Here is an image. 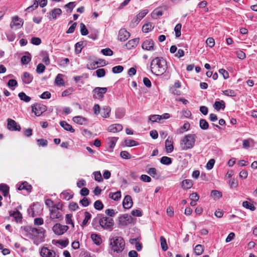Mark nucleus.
I'll return each mask as SVG.
<instances>
[{
    "label": "nucleus",
    "mask_w": 257,
    "mask_h": 257,
    "mask_svg": "<svg viewBox=\"0 0 257 257\" xmlns=\"http://www.w3.org/2000/svg\"><path fill=\"white\" fill-rule=\"evenodd\" d=\"M150 67L152 73L157 76L162 75L167 69V61L163 57H157L151 61Z\"/></svg>",
    "instance_id": "obj_1"
},
{
    "label": "nucleus",
    "mask_w": 257,
    "mask_h": 257,
    "mask_svg": "<svg viewBox=\"0 0 257 257\" xmlns=\"http://www.w3.org/2000/svg\"><path fill=\"white\" fill-rule=\"evenodd\" d=\"M22 228L25 232L35 237L38 238L41 240H43L44 238V234L46 231L42 227L37 228L27 225L24 226Z\"/></svg>",
    "instance_id": "obj_2"
},
{
    "label": "nucleus",
    "mask_w": 257,
    "mask_h": 257,
    "mask_svg": "<svg viewBox=\"0 0 257 257\" xmlns=\"http://www.w3.org/2000/svg\"><path fill=\"white\" fill-rule=\"evenodd\" d=\"M110 242L111 249L114 252L119 253L122 252L124 248L125 242L121 236L112 237L110 239Z\"/></svg>",
    "instance_id": "obj_3"
},
{
    "label": "nucleus",
    "mask_w": 257,
    "mask_h": 257,
    "mask_svg": "<svg viewBox=\"0 0 257 257\" xmlns=\"http://www.w3.org/2000/svg\"><path fill=\"white\" fill-rule=\"evenodd\" d=\"M196 136L195 134H189L186 135L181 141V145L183 150H187L192 148L196 141Z\"/></svg>",
    "instance_id": "obj_4"
},
{
    "label": "nucleus",
    "mask_w": 257,
    "mask_h": 257,
    "mask_svg": "<svg viewBox=\"0 0 257 257\" xmlns=\"http://www.w3.org/2000/svg\"><path fill=\"white\" fill-rule=\"evenodd\" d=\"M114 222L113 219L109 217L103 216L102 214L100 226L104 229H106L109 231H112L113 229Z\"/></svg>",
    "instance_id": "obj_5"
},
{
    "label": "nucleus",
    "mask_w": 257,
    "mask_h": 257,
    "mask_svg": "<svg viewBox=\"0 0 257 257\" xmlns=\"http://www.w3.org/2000/svg\"><path fill=\"white\" fill-rule=\"evenodd\" d=\"M50 218L46 220V224H49L51 221L55 222L61 221L63 219L62 213L57 209H50Z\"/></svg>",
    "instance_id": "obj_6"
},
{
    "label": "nucleus",
    "mask_w": 257,
    "mask_h": 257,
    "mask_svg": "<svg viewBox=\"0 0 257 257\" xmlns=\"http://www.w3.org/2000/svg\"><path fill=\"white\" fill-rule=\"evenodd\" d=\"M107 91V87H96L92 90L93 98L95 99L102 100L104 94L106 93Z\"/></svg>",
    "instance_id": "obj_7"
},
{
    "label": "nucleus",
    "mask_w": 257,
    "mask_h": 257,
    "mask_svg": "<svg viewBox=\"0 0 257 257\" xmlns=\"http://www.w3.org/2000/svg\"><path fill=\"white\" fill-rule=\"evenodd\" d=\"M47 109V107L46 105L40 103H35L32 105V111L37 116L42 115Z\"/></svg>",
    "instance_id": "obj_8"
},
{
    "label": "nucleus",
    "mask_w": 257,
    "mask_h": 257,
    "mask_svg": "<svg viewBox=\"0 0 257 257\" xmlns=\"http://www.w3.org/2000/svg\"><path fill=\"white\" fill-rule=\"evenodd\" d=\"M69 229L67 225H61L60 223L55 224L52 227V230L55 234L60 235L64 234Z\"/></svg>",
    "instance_id": "obj_9"
},
{
    "label": "nucleus",
    "mask_w": 257,
    "mask_h": 257,
    "mask_svg": "<svg viewBox=\"0 0 257 257\" xmlns=\"http://www.w3.org/2000/svg\"><path fill=\"white\" fill-rule=\"evenodd\" d=\"M148 13V10L147 9L141 11L135 17L133 18L131 23V26L133 27L135 26V24H138L140 21L144 18Z\"/></svg>",
    "instance_id": "obj_10"
},
{
    "label": "nucleus",
    "mask_w": 257,
    "mask_h": 257,
    "mask_svg": "<svg viewBox=\"0 0 257 257\" xmlns=\"http://www.w3.org/2000/svg\"><path fill=\"white\" fill-rule=\"evenodd\" d=\"M143 49L147 51H154L155 50V43L152 39L145 40L142 45Z\"/></svg>",
    "instance_id": "obj_11"
},
{
    "label": "nucleus",
    "mask_w": 257,
    "mask_h": 257,
    "mask_svg": "<svg viewBox=\"0 0 257 257\" xmlns=\"http://www.w3.org/2000/svg\"><path fill=\"white\" fill-rule=\"evenodd\" d=\"M8 128L11 131H20L21 128L19 124L16 121L11 118H8Z\"/></svg>",
    "instance_id": "obj_12"
},
{
    "label": "nucleus",
    "mask_w": 257,
    "mask_h": 257,
    "mask_svg": "<svg viewBox=\"0 0 257 257\" xmlns=\"http://www.w3.org/2000/svg\"><path fill=\"white\" fill-rule=\"evenodd\" d=\"M62 13V10L60 8H55L47 13V17L49 19L56 20L57 16H60Z\"/></svg>",
    "instance_id": "obj_13"
},
{
    "label": "nucleus",
    "mask_w": 257,
    "mask_h": 257,
    "mask_svg": "<svg viewBox=\"0 0 257 257\" xmlns=\"http://www.w3.org/2000/svg\"><path fill=\"white\" fill-rule=\"evenodd\" d=\"M40 254L42 257H55L56 253L53 250L43 247L41 248Z\"/></svg>",
    "instance_id": "obj_14"
},
{
    "label": "nucleus",
    "mask_w": 257,
    "mask_h": 257,
    "mask_svg": "<svg viewBox=\"0 0 257 257\" xmlns=\"http://www.w3.org/2000/svg\"><path fill=\"white\" fill-rule=\"evenodd\" d=\"M130 34L125 29H121L118 32V40L121 42L125 41L130 37Z\"/></svg>",
    "instance_id": "obj_15"
},
{
    "label": "nucleus",
    "mask_w": 257,
    "mask_h": 257,
    "mask_svg": "<svg viewBox=\"0 0 257 257\" xmlns=\"http://www.w3.org/2000/svg\"><path fill=\"white\" fill-rule=\"evenodd\" d=\"M24 24L23 20L19 18L18 16H15L13 18L12 21L10 24V27L13 28L14 26L17 27L18 28H20L22 27Z\"/></svg>",
    "instance_id": "obj_16"
},
{
    "label": "nucleus",
    "mask_w": 257,
    "mask_h": 257,
    "mask_svg": "<svg viewBox=\"0 0 257 257\" xmlns=\"http://www.w3.org/2000/svg\"><path fill=\"white\" fill-rule=\"evenodd\" d=\"M133 204V200L131 196L126 195L123 200L122 205L125 209L131 208Z\"/></svg>",
    "instance_id": "obj_17"
},
{
    "label": "nucleus",
    "mask_w": 257,
    "mask_h": 257,
    "mask_svg": "<svg viewBox=\"0 0 257 257\" xmlns=\"http://www.w3.org/2000/svg\"><path fill=\"white\" fill-rule=\"evenodd\" d=\"M9 214L10 216L13 217L15 218L16 222H22V214L18 210H16V211H10L9 212Z\"/></svg>",
    "instance_id": "obj_18"
},
{
    "label": "nucleus",
    "mask_w": 257,
    "mask_h": 257,
    "mask_svg": "<svg viewBox=\"0 0 257 257\" xmlns=\"http://www.w3.org/2000/svg\"><path fill=\"white\" fill-rule=\"evenodd\" d=\"M122 128V125L120 124H113L108 126L107 130L109 132L114 133L121 131Z\"/></svg>",
    "instance_id": "obj_19"
},
{
    "label": "nucleus",
    "mask_w": 257,
    "mask_h": 257,
    "mask_svg": "<svg viewBox=\"0 0 257 257\" xmlns=\"http://www.w3.org/2000/svg\"><path fill=\"white\" fill-rule=\"evenodd\" d=\"M140 41L139 38H136L130 40L125 44V46L127 49H131L132 48L136 47L139 44Z\"/></svg>",
    "instance_id": "obj_20"
},
{
    "label": "nucleus",
    "mask_w": 257,
    "mask_h": 257,
    "mask_svg": "<svg viewBox=\"0 0 257 257\" xmlns=\"http://www.w3.org/2000/svg\"><path fill=\"white\" fill-rule=\"evenodd\" d=\"M102 216V214H98L97 216L93 219L92 221V225L93 227L97 230L98 227L100 226V222L101 221V217Z\"/></svg>",
    "instance_id": "obj_21"
},
{
    "label": "nucleus",
    "mask_w": 257,
    "mask_h": 257,
    "mask_svg": "<svg viewBox=\"0 0 257 257\" xmlns=\"http://www.w3.org/2000/svg\"><path fill=\"white\" fill-rule=\"evenodd\" d=\"M193 185V184L192 180L190 179L184 180L181 183V187L184 190L190 189L192 187Z\"/></svg>",
    "instance_id": "obj_22"
},
{
    "label": "nucleus",
    "mask_w": 257,
    "mask_h": 257,
    "mask_svg": "<svg viewBox=\"0 0 257 257\" xmlns=\"http://www.w3.org/2000/svg\"><path fill=\"white\" fill-rule=\"evenodd\" d=\"M22 79L24 83L29 84L32 81L33 77L29 73L25 72L24 73Z\"/></svg>",
    "instance_id": "obj_23"
},
{
    "label": "nucleus",
    "mask_w": 257,
    "mask_h": 257,
    "mask_svg": "<svg viewBox=\"0 0 257 257\" xmlns=\"http://www.w3.org/2000/svg\"><path fill=\"white\" fill-rule=\"evenodd\" d=\"M60 125L61 127H62L65 130L67 131H69L71 133H74L75 130L72 127V126L68 124L66 121L63 120L60 122Z\"/></svg>",
    "instance_id": "obj_24"
},
{
    "label": "nucleus",
    "mask_w": 257,
    "mask_h": 257,
    "mask_svg": "<svg viewBox=\"0 0 257 257\" xmlns=\"http://www.w3.org/2000/svg\"><path fill=\"white\" fill-rule=\"evenodd\" d=\"M213 106L217 111H219L221 109L223 110L225 107V103L223 100L216 101L213 104Z\"/></svg>",
    "instance_id": "obj_25"
},
{
    "label": "nucleus",
    "mask_w": 257,
    "mask_h": 257,
    "mask_svg": "<svg viewBox=\"0 0 257 257\" xmlns=\"http://www.w3.org/2000/svg\"><path fill=\"white\" fill-rule=\"evenodd\" d=\"M18 189L19 190H26L28 192H30L32 190V186L25 181L20 184Z\"/></svg>",
    "instance_id": "obj_26"
},
{
    "label": "nucleus",
    "mask_w": 257,
    "mask_h": 257,
    "mask_svg": "<svg viewBox=\"0 0 257 257\" xmlns=\"http://www.w3.org/2000/svg\"><path fill=\"white\" fill-rule=\"evenodd\" d=\"M10 187L6 184L2 183L0 184V191L3 193L4 197H7L9 194Z\"/></svg>",
    "instance_id": "obj_27"
},
{
    "label": "nucleus",
    "mask_w": 257,
    "mask_h": 257,
    "mask_svg": "<svg viewBox=\"0 0 257 257\" xmlns=\"http://www.w3.org/2000/svg\"><path fill=\"white\" fill-rule=\"evenodd\" d=\"M111 108L109 106H104L102 108L101 113L102 117L103 118H108L110 116Z\"/></svg>",
    "instance_id": "obj_28"
},
{
    "label": "nucleus",
    "mask_w": 257,
    "mask_h": 257,
    "mask_svg": "<svg viewBox=\"0 0 257 257\" xmlns=\"http://www.w3.org/2000/svg\"><path fill=\"white\" fill-rule=\"evenodd\" d=\"M125 113V110L124 108L118 107L117 108L115 111V117L117 118H122Z\"/></svg>",
    "instance_id": "obj_29"
},
{
    "label": "nucleus",
    "mask_w": 257,
    "mask_h": 257,
    "mask_svg": "<svg viewBox=\"0 0 257 257\" xmlns=\"http://www.w3.org/2000/svg\"><path fill=\"white\" fill-rule=\"evenodd\" d=\"M91 238L93 242L97 245H100L102 242V239L100 235L93 233L91 235Z\"/></svg>",
    "instance_id": "obj_30"
},
{
    "label": "nucleus",
    "mask_w": 257,
    "mask_h": 257,
    "mask_svg": "<svg viewBox=\"0 0 257 257\" xmlns=\"http://www.w3.org/2000/svg\"><path fill=\"white\" fill-rule=\"evenodd\" d=\"M131 217V216H129L127 214H123L119 217V221L120 224L122 225H126L127 224V222H129Z\"/></svg>",
    "instance_id": "obj_31"
},
{
    "label": "nucleus",
    "mask_w": 257,
    "mask_h": 257,
    "mask_svg": "<svg viewBox=\"0 0 257 257\" xmlns=\"http://www.w3.org/2000/svg\"><path fill=\"white\" fill-rule=\"evenodd\" d=\"M165 148L167 153H171L173 151L174 147L173 145V142L167 139L165 141Z\"/></svg>",
    "instance_id": "obj_32"
},
{
    "label": "nucleus",
    "mask_w": 257,
    "mask_h": 257,
    "mask_svg": "<svg viewBox=\"0 0 257 257\" xmlns=\"http://www.w3.org/2000/svg\"><path fill=\"white\" fill-rule=\"evenodd\" d=\"M73 121L79 124H84L85 122L86 121V119L81 116H76L73 117Z\"/></svg>",
    "instance_id": "obj_33"
},
{
    "label": "nucleus",
    "mask_w": 257,
    "mask_h": 257,
    "mask_svg": "<svg viewBox=\"0 0 257 257\" xmlns=\"http://www.w3.org/2000/svg\"><path fill=\"white\" fill-rule=\"evenodd\" d=\"M109 197L114 201H118L121 198V192L118 191L114 193L110 192L109 194Z\"/></svg>",
    "instance_id": "obj_34"
},
{
    "label": "nucleus",
    "mask_w": 257,
    "mask_h": 257,
    "mask_svg": "<svg viewBox=\"0 0 257 257\" xmlns=\"http://www.w3.org/2000/svg\"><path fill=\"white\" fill-rule=\"evenodd\" d=\"M124 146L126 147H134L137 146L139 144L136 141L131 139H126L124 141Z\"/></svg>",
    "instance_id": "obj_35"
},
{
    "label": "nucleus",
    "mask_w": 257,
    "mask_h": 257,
    "mask_svg": "<svg viewBox=\"0 0 257 257\" xmlns=\"http://www.w3.org/2000/svg\"><path fill=\"white\" fill-rule=\"evenodd\" d=\"M18 96L21 100L24 101L25 102H29L31 100V98L27 95L24 92L19 93L18 94Z\"/></svg>",
    "instance_id": "obj_36"
},
{
    "label": "nucleus",
    "mask_w": 257,
    "mask_h": 257,
    "mask_svg": "<svg viewBox=\"0 0 257 257\" xmlns=\"http://www.w3.org/2000/svg\"><path fill=\"white\" fill-rule=\"evenodd\" d=\"M160 162L163 165H169L172 163V160L170 157L163 156L161 158Z\"/></svg>",
    "instance_id": "obj_37"
},
{
    "label": "nucleus",
    "mask_w": 257,
    "mask_h": 257,
    "mask_svg": "<svg viewBox=\"0 0 257 257\" xmlns=\"http://www.w3.org/2000/svg\"><path fill=\"white\" fill-rule=\"evenodd\" d=\"M154 28V26H153L152 24L151 23H147L142 27V31L144 33H148L149 32L152 31Z\"/></svg>",
    "instance_id": "obj_38"
},
{
    "label": "nucleus",
    "mask_w": 257,
    "mask_h": 257,
    "mask_svg": "<svg viewBox=\"0 0 257 257\" xmlns=\"http://www.w3.org/2000/svg\"><path fill=\"white\" fill-rule=\"evenodd\" d=\"M27 53L29 54V56L28 55H24L21 58V63L23 65H27L28 64L31 60V56L29 52H27Z\"/></svg>",
    "instance_id": "obj_39"
},
{
    "label": "nucleus",
    "mask_w": 257,
    "mask_h": 257,
    "mask_svg": "<svg viewBox=\"0 0 257 257\" xmlns=\"http://www.w3.org/2000/svg\"><path fill=\"white\" fill-rule=\"evenodd\" d=\"M84 219H83V221H82V223L81 224V226H85L88 221L91 219V215L90 214V213L87 211H85L84 212Z\"/></svg>",
    "instance_id": "obj_40"
},
{
    "label": "nucleus",
    "mask_w": 257,
    "mask_h": 257,
    "mask_svg": "<svg viewBox=\"0 0 257 257\" xmlns=\"http://www.w3.org/2000/svg\"><path fill=\"white\" fill-rule=\"evenodd\" d=\"M224 95L230 96L235 97L237 95L236 92L232 89H227L222 91Z\"/></svg>",
    "instance_id": "obj_41"
},
{
    "label": "nucleus",
    "mask_w": 257,
    "mask_h": 257,
    "mask_svg": "<svg viewBox=\"0 0 257 257\" xmlns=\"http://www.w3.org/2000/svg\"><path fill=\"white\" fill-rule=\"evenodd\" d=\"M199 126L202 130H206L209 127V124L205 119H201L199 121Z\"/></svg>",
    "instance_id": "obj_42"
},
{
    "label": "nucleus",
    "mask_w": 257,
    "mask_h": 257,
    "mask_svg": "<svg viewBox=\"0 0 257 257\" xmlns=\"http://www.w3.org/2000/svg\"><path fill=\"white\" fill-rule=\"evenodd\" d=\"M41 55L44 56L42 61L46 65H48L50 64V61L47 52L46 51H42L41 52Z\"/></svg>",
    "instance_id": "obj_43"
},
{
    "label": "nucleus",
    "mask_w": 257,
    "mask_h": 257,
    "mask_svg": "<svg viewBox=\"0 0 257 257\" xmlns=\"http://www.w3.org/2000/svg\"><path fill=\"white\" fill-rule=\"evenodd\" d=\"M204 247L201 244L197 245L194 248V252L197 255H201L202 253Z\"/></svg>",
    "instance_id": "obj_44"
},
{
    "label": "nucleus",
    "mask_w": 257,
    "mask_h": 257,
    "mask_svg": "<svg viewBox=\"0 0 257 257\" xmlns=\"http://www.w3.org/2000/svg\"><path fill=\"white\" fill-rule=\"evenodd\" d=\"M161 245L163 250L166 251L168 249V246L166 239L163 236L160 237Z\"/></svg>",
    "instance_id": "obj_45"
},
{
    "label": "nucleus",
    "mask_w": 257,
    "mask_h": 257,
    "mask_svg": "<svg viewBox=\"0 0 257 257\" xmlns=\"http://www.w3.org/2000/svg\"><path fill=\"white\" fill-rule=\"evenodd\" d=\"M61 74H58L55 78V83L58 86H63L64 85V80L61 77Z\"/></svg>",
    "instance_id": "obj_46"
},
{
    "label": "nucleus",
    "mask_w": 257,
    "mask_h": 257,
    "mask_svg": "<svg viewBox=\"0 0 257 257\" xmlns=\"http://www.w3.org/2000/svg\"><path fill=\"white\" fill-rule=\"evenodd\" d=\"M182 28V25L180 23L177 24L174 28V31L175 32V36L177 38L181 36V30Z\"/></svg>",
    "instance_id": "obj_47"
},
{
    "label": "nucleus",
    "mask_w": 257,
    "mask_h": 257,
    "mask_svg": "<svg viewBox=\"0 0 257 257\" xmlns=\"http://www.w3.org/2000/svg\"><path fill=\"white\" fill-rule=\"evenodd\" d=\"M73 195H70V194L66 192L63 191L60 194V197L63 199L67 200H69L72 198Z\"/></svg>",
    "instance_id": "obj_48"
},
{
    "label": "nucleus",
    "mask_w": 257,
    "mask_h": 257,
    "mask_svg": "<svg viewBox=\"0 0 257 257\" xmlns=\"http://www.w3.org/2000/svg\"><path fill=\"white\" fill-rule=\"evenodd\" d=\"M242 206L246 209H250L251 211H254L255 209V207L254 205L247 201L243 202Z\"/></svg>",
    "instance_id": "obj_49"
},
{
    "label": "nucleus",
    "mask_w": 257,
    "mask_h": 257,
    "mask_svg": "<svg viewBox=\"0 0 257 257\" xmlns=\"http://www.w3.org/2000/svg\"><path fill=\"white\" fill-rule=\"evenodd\" d=\"M82 44V42H77L75 44V52L76 54H78L81 53L83 48Z\"/></svg>",
    "instance_id": "obj_50"
},
{
    "label": "nucleus",
    "mask_w": 257,
    "mask_h": 257,
    "mask_svg": "<svg viewBox=\"0 0 257 257\" xmlns=\"http://www.w3.org/2000/svg\"><path fill=\"white\" fill-rule=\"evenodd\" d=\"M80 33L82 36H86L88 34V31L85 25L81 23L80 24Z\"/></svg>",
    "instance_id": "obj_51"
},
{
    "label": "nucleus",
    "mask_w": 257,
    "mask_h": 257,
    "mask_svg": "<svg viewBox=\"0 0 257 257\" xmlns=\"http://www.w3.org/2000/svg\"><path fill=\"white\" fill-rule=\"evenodd\" d=\"M38 7V1L37 0H34V4L33 5L29 6V7H28L26 10L25 11H28V12H32L34 10H35L36 8H37Z\"/></svg>",
    "instance_id": "obj_52"
},
{
    "label": "nucleus",
    "mask_w": 257,
    "mask_h": 257,
    "mask_svg": "<svg viewBox=\"0 0 257 257\" xmlns=\"http://www.w3.org/2000/svg\"><path fill=\"white\" fill-rule=\"evenodd\" d=\"M38 145L39 147H45L48 145V141L44 139H37L36 140Z\"/></svg>",
    "instance_id": "obj_53"
},
{
    "label": "nucleus",
    "mask_w": 257,
    "mask_h": 257,
    "mask_svg": "<svg viewBox=\"0 0 257 257\" xmlns=\"http://www.w3.org/2000/svg\"><path fill=\"white\" fill-rule=\"evenodd\" d=\"M94 207L95 209L101 210L103 208V204L100 200H96L94 203Z\"/></svg>",
    "instance_id": "obj_54"
},
{
    "label": "nucleus",
    "mask_w": 257,
    "mask_h": 257,
    "mask_svg": "<svg viewBox=\"0 0 257 257\" xmlns=\"http://www.w3.org/2000/svg\"><path fill=\"white\" fill-rule=\"evenodd\" d=\"M8 40L10 42H12L15 40L16 38L15 34L12 31H9L6 33Z\"/></svg>",
    "instance_id": "obj_55"
},
{
    "label": "nucleus",
    "mask_w": 257,
    "mask_h": 257,
    "mask_svg": "<svg viewBox=\"0 0 257 257\" xmlns=\"http://www.w3.org/2000/svg\"><path fill=\"white\" fill-rule=\"evenodd\" d=\"M99 67L98 66V62L94 61L93 62L90 63V64H88L86 65V68L88 69L93 70L96 69Z\"/></svg>",
    "instance_id": "obj_56"
},
{
    "label": "nucleus",
    "mask_w": 257,
    "mask_h": 257,
    "mask_svg": "<svg viewBox=\"0 0 257 257\" xmlns=\"http://www.w3.org/2000/svg\"><path fill=\"white\" fill-rule=\"evenodd\" d=\"M46 67L42 63H39L36 68V72L38 74L42 73L44 72Z\"/></svg>",
    "instance_id": "obj_57"
},
{
    "label": "nucleus",
    "mask_w": 257,
    "mask_h": 257,
    "mask_svg": "<svg viewBox=\"0 0 257 257\" xmlns=\"http://www.w3.org/2000/svg\"><path fill=\"white\" fill-rule=\"evenodd\" d=\"M211 196L213 197L219 199L222 197V194L220 191L216 190H213L211 192Z\"/></svg>",
    "instance_id": "obj_58"
},
{
    "label": "nucleus",
    "mask_w": 257,
    "mask_h": 257,
    "mask_svg": "<svg viewBox=\"0 0 257 257\" xmlns=\"http://www.w3.org/2000/svg\"><path fill=\"white\" fill-rule=\"evenodd\" d=\"M101 52L105 56H112L113 54V51L108 48L103 49L101 50Z\"/></svg>",
    "instance_id": "obj_59"
},
{
    "label": "nucleus",
    "mask_w": 257,
    "mask_h": 257,
    "mask_svg": "<svg viewBox=\"0 0 257 257\" xmlns=\"http://www.w3.org/2000/svg\"><path fill=\"white\" fill-rule=\"evenodd\" d=\"M93 175L94 176V179L95 181L99 182L103 181V179L100 171H96L93 172Z\"/></svg>",
    "instance_id": "obj_60"
},
{
    "label": "nucleus",
    "mask_w": 257,
    "mask_h": 257,
    "mask_svg": "<svg viewBox=\"0 0 257 257\" xmlns=\"http://www.w3.org/2000/svg\"><path fill=\"white\" fill-rule=\"evenodd\" d=\"M95 73H96V74L97 75V76L99 78H101V77H103L105 76V70L103 68H100V69H97L96 71H95Z\"/></svg>",
    "instance_id": "obj_61"
},
{
    "label": "nucleus",
    "mask_w": 257,
    "mask_h": 257,
    "mask_svg": "<svg viewBox=\"0 0 257 257\" xmlns=\"http://www.w3.org/2000/svg\"><path fill=\"white\" fill-rule=\"evenodd\" d=\"M123 70V67L120 65L114 66L112 69L113 73H119Z\"/></svg>",
    "instance_id": "obj_62"
},
{
    "label": "nucleus",
    "mask_w": 257,
    "mask_h": 257,
    "mask_svg": "<svg viewBox=\"0 0 257 257\" xmlns=\"http://www.w3.org/2000/svg\"><path fill=\"white\" fill-rule=\"evenodd\" d=\"M149 119L152 122H160L161 120V116L157 114L152 115L150 116Z\"/></svg>",
    "instance_id": "obj_63"
},
{
    "label": "nucleus",
    "mask_w": 257,
    "mask_h": 257,
    "mask_svg": "<svg viewBox=\"0 0 257 257\" xmlns=\"http://www.w3.org/2000/svg\"><path fill=\"white\" fill-rule=\"evenodd\" d=\"M120 156L121 158L124 159H130L131 158L130 154L126 151H122L120 153Z\"/></svg>",
    "instance_id": "obj_64"
}]
</instances>
